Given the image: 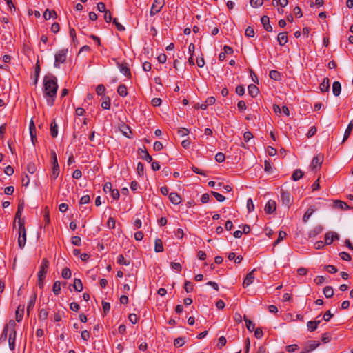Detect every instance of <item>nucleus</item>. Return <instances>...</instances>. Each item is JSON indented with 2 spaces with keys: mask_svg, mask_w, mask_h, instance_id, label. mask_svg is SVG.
Here are the masks:
<instances>
[{
  "mask_svg": "<svg viewBox=\"0 0 353 353\" xmlns=\"http://www.w3.org/2000/svg\"><path fill=\"white\" fill-rule=\"evenodd\" d=\"M19 225V237H18V245L21 249H23L26 242V231L25 228L24 221H18Z\"/></svg>",
  "mask_w": 353,
  "mask_h": 353,
  "instance_id": "2",
  "label": "nucleus"
},
{
  "mask_svg": "<svg viewBox=\"0 0 353 353\" xmlns=\"http://www.w3.org/2000/svg\"><path fill=\"white\" fill-rule=\"evenodd\" d=\"M285 349L288 352H294L296 350L299 349V346L296 344H292L286 346Z\"/></svg>",
  "mask_w": 353,
  "mask_h": 353,
  "instance_id": "63",
  "label": "nucleus"
},
{
  "mask_svg": "<svg viewBox=\"0 0 353 353\" xmlns=\"http://www.w3.org/2000/svg\"><path fill=\"white\" fill-rule=\"evenodd\" d=\"M320 345V343L317 341H309L303 349L307 352L314 350L316 347H318Z\"/></svg>",
  "mask_w": 353,
  "mask_h": 353,
  "instance_id": "12",
  "label": "nucleus"
},
{
  "mask_svg": "<svg viewBox=\"0 0 353 353\" xmlns=\"http://www.w3.org/2000/svg\"><path fill=\"white\" fill-rule=\"evenodd\" d=\"M51 163H52V172L50 174V178L52 180L56 179L59 174V166L58 164L57 157L56 152L54 150L51 151Z\"/></svg>",
  "mask_w": 353,
  "mask_h": 353,
  "instance_id": "3",
  "label": "nucleus"
},
{
  "mask_svg": "<svg viewBox=\"0 0 353 353\" xmlns=\"http://www.w3.org/2000/svg\"><path fill=\"white\" fill-rule=\"evenodd\" d=\"M277 41L281 46H284L288 42L287 32H280L277 37Z\"/></svg>",
  "mask_w": 353,
  "mask_h": 353,
  "instance_id": "20",
  "label": "nucleus"
},
{
  "mask_svg": "<svg viewBox=\"0 0 353 353\" xmlns=\"http://www.w3.org/2000/svg\"><path fill=\"white\" fill-rule=\"evenodd\" d=\"M164 248L161 239H156L154 241V251L156 252H162Z\"/></svg>",
  "mask_w": 353,
  "mask_h": 353,
  "instance_id": "27",
  "label": "nucleus"
},
{
  "mask_svg": "<svg viewBox=\"0 0 353 353\" xmlns=\"http://www.w3.org/2000/svg\"><path fill=\"white\" fill-rule=\"evenodd\" d=\"M342 260L350 261L352 259L351 256L346 252H342L339 254Z\"/></svg>",
  "mask_w": 353,
  "mask_h": 353,
  "instance_id": "61",
  "label": "nucleus"
},
{
  "mask_svg": "<svg viewBox=\"0 0 353 353\" xmlns=\"http://www.w3.org/2000/svg\"><path fill=\"white\" fill-rule=\"evenodd\" d=\"M330 80L327 77L324 78L323 81L319 85V89L321 92H328L330 90Z\"/></svg>",
  "mask_w": 353,
  "mask_h": 353,
  "instance_id": "18",
  "label": "nucleus"
},
{
  "mask_svg": "<svg viewBox=\"0 0 353 353\" xmlns=\"http://www.w3.org/2000/svg\"><path fill=\"white\" fill-rule=\"evenodd\" d=\"M49 267V261L46 258L42 259L40 265L39 271L38 272V277H46Z\"/></svg>",
  "mask_w": 353,
  "mask_h": 353,
  "instance_id": "8",
  "label": "nucleus"
},
{
  "mask_svg": "<svg viewBox=\"0 0 353 353\" xmlns=\"http://www.w3.org/2000/svg\"><path fill=\"white\" fill-rule=\"evenodd\" d=\"M255 271V269L252 270L251 272H250L247 275L246 277L244 279V281L243 282V287L247 288L250 284H252L254 279V272Z\"/></svg>",
  "mask_w": 353,
  "mask_h": 353,
  "instance_id": "13",
  "label": "nucleus"
},
{
  "mask_svg": "<svg viewBox=\"0 0 353 353\" xmlns=\"http://www.w3.org/2000/svg\"><path fill=\"white\" fill-rule=\"evenodd\" d=\"M225 156L223 152H218L215 155V160L219 163H222L225 161Z\"/></svg>",
  "mask_w": 353,
  "mask_h": 353,
  "instance_id": "55",
  "label": "nucleus"
},
{
  "mask_svg": "<svg viewBox=\"0 0 353 353\" xmlns=\"http://www.w3.org/2000/svg\"><path fill=\"white\" fill-rule=\"evenodd\" d=\"M40 73V65L39 63V61L36 63L35 65V70H34V84L36 85L38 82L39 77Z\"/></svg>",
  "mask_w": 353,
  "mask_h": 353,
  "instance_id": "40",
  "label": "nucleus"
},
{
  "mask_svg": "<svg viewBox=\"0 0 353 353\" xmlns=\"http://www.w3.org/2000/svg\"><path fill=\"white\" fill-rule=\"evenodd\" d=\"M261 22L263 26V28L267 32H272V27L270 23V19L268 16L264 15L261 18Z\"/></svg>",
  "mask_w": 353,
  "mask_h": 353,
  "instance_id": "14",
  "label": "nucleus"
},
{
  "mask_svg": "<svg viewBox=\"0 0 353 353\" xmlns=\"http://www.w3.org/2000/svg\"><path fill=\"white\" fill-rule=\"evenodd\" d=\"M164 5L165 0H154L150 11V15L154 16L159 13Z\"/></svg>",
  "mask_w": 353,
  "mask_h": 353,
  "instance_id": "6",
  "label": "nucleus"
},
{
  "mask_svg": "<svg viewBox=\"0 0 353 353\" xmlns=\"http://www.w3.org/2000/svg\"><path fill=\"white\" fill-rule=\"evenodd\" d=\"M247 208L249 212H251L254 210V205L251 198H249L247 201Z\"/></svg>",
  "mask_w": 353,
  "mask_h": 353,
  "instance_id": "60",
  "label": "nucleus"
},
{
  "mask_svg": "<svg viewBox=\"0 0 353 353\" xmlns=\"http://www.w3.org/2000/svg\"><path fill=\"white\" fill-rule=\"evenodd\" d=\"M211 194L216 198L219 202H223L225 200V197L220 193L212 191Z\"/></svg>",
  "mask_w": 353,
  "mask_h": 353,
  "instance_id": "48",
  "label": "nucleus"
},
{
  "mask_svg": "<svg viewBox=\"0 0 353 353\" xmlns=\"http://www.w3.org/2000/svg\"><path fill=\"white\" fill-rule=\"evenodd\" d=\"M352 128H353L352 124H348V125L345 131L342 143H344L349 138V137L351 134V132L352 130Z\"/></svg>",
  "mask_w": 353,
  "mask_h": 353,
  "instance_id": "38",
  "label": "nucleus"
},
{
  "mask_svg": "<svg viewBox=\"0 0 353 353\" xmlns=\"http://www.w3.org/2000/svg\"><path fill=\"white\" fill-rule=\"evenodd\" d=\"M227 343V340L225 339V336H221L219 338V341H218V343H217V347L221 349L222 348L223 346L225 345Z\"/></svg>",
  "mask_w": 353,
  "mask_h": 353,
  "instance_id": "57",
  "label": "nucleus"
},
{
  "mask_svg": "<svg viewBox=\"0 0 353 353\" xmlns=\"http://www.w3.org/2000/svg\"><path fill=\"white\" fill-rule=\"evenodd\" d=\"M276 208V203L274 200H269L264 208L266 214H272Z\"/></svg>",
  "mask_w": 353,
  "mask_h": 353,
  "instance_id": "10",
  "label": "nucleus"
},
{
  "mask_svg": "<svg viewBox=\"0 0 353 353\" xmlns=\"http://www.w3.org/2000/svg\"><path fill=\"white\" fill-rule=\"evenodd\" d=\"M269 76L273 80H275V81L281 80V73L279 72H278L277 70H272L270 72Z\"/></svg>",
  "mask_w": 353,
  "mask_h": 353,
  "instance_id": "35",
  "label": "nucleus"
},
{
  "mask_svg": "<svg viewBox=\"0 0 353 353\" xmlns=\"http://www.w3.org/2000/svg\"><path fill=\"white\" fill-rule=\"evenodd\" d=\"M96 92L98 95H103L105 92V88L103 84H99L97 86Z\"/></svg>",
  "mask_w": 353,
  "mask_h": 353,
  "instance_id": "56",
  "label": "nucleus"
},
{
  "mask_svg": "<svg viewBox=\"0 0 353 353\" xmlns=\"http://www.w3.org/2000/svg\"><path fill=\"white\" fill-rule=\"evenodd\" d=\"M36 299H37V294L35 293H34L30 296L29 302H28V306H27V312H28V314H29L30 310H32L34 308V305H35V302H36Z\"/></svg>",
  "mask_w": 353,
  "mask_h": 353,
  "instance_id": "24",
  "label": "nucleus"
},
{
  "mask_svg": "<svg viewBox=\"0 0 353 353\" xmlns=\"http://www.w3.org/2000/svg\"><path fill=\"white\" fill-rule=\"evenodd\" d=\"M250 5L254 8H257L263 5V0H250Z\"/></svg>",
  "mask_w": 353,
  "mask_h": 353,
  "instance_id": "64",
  "label": "nucleus"
},
{
  "mask_svg": "<svg viewBox=\"0 0 353 353\" xmlns=\"http://www.w3.org/2000/svg\"><path fill=\"white\" fill-rule=\"evenodd\" d=\"M324 269L330 274H334L338 272V269L333 265H325Z\"/></svg>",
  "mask_w": 353,
  "mask_h": 353,
  "instance_id": "51",
  "label": "nucleus"
},
{
  "mask_svg": "<svg viewBox=\"0 0 353 353\" xmlns=\"http://www.w3.org/2000/svg\"><path fill=\"white\" fill-rule=\"evenodd\" d=\"M248 92L252 97H256L259 93V90L255 85L250 84L248 86Z\"/></svg>",
  "mask_w": 353,
  "mask_h": 353,
  "instance_id": "26",
  "label": "nucleus"
},
{
  "mask_svg": "<svg viewBox=\"0 0 353 353\" xmlns=\"http://www.w3.org/2000/svg\"><path fill=\"white\" fill-rule=\"evenodd\" d=\"M121 128H122L121 129V130L122 131L123 134L126 137H128V138H129V137H130V135H129L128 132H129V133H131V130H130V129L129 126H128V125H125V124H124V125H123L121 126Z\"/></svg>",
  "mask_w": 353,
  "mask_h": 353,
  "instance_id": "54",
  "label": "nucleus"
},
{
  "mask_svg": "<svg viewBox=\"0 0 353 353\" xmlns=\"http://www.w3.org/2000/svg\"><path fill=\"white\" fill-rule=\"evenodd\" d=\"M138 153L139 154H143V155H141V158L147 162L150 163L152 161V157L148 154L145 147L143 148H139Z\"/></svg>",
  "mask_w": 353,
  "mask_h": 353,
  "instance_id": "16",
  "label": "nucleus"
},
{
  "mask_svg": "<svg viewBox=\"0 0 353 353\" xmlns=\"http://www.w3.org/2000/svg\"><path fill=\"white\" fill-rule=\"evenodd\" d=\"M303 176V172L300 169H296L294 171L292 175V180L296 181L301 179Z\"/></svg>",
  "mask_w": 353,
  "mask_h": 353,
  "instance_id": "34",
  "label": "nucleus"
},
{
  "mask_svg": "<svg viewBox=\"0 0 353 353\" xmlns=\"http://www.w3.org/2000/svg\"><path fill=\"white\" fill-rule=\"evenodd\" d=\"M184 289L187 293L191 292L193 291V285L189 281H185L184 285Z\"/></svg>",
  "mask_w": 353,
  "mask_h": 353,
  "instance_id": "50",
  "label": "nucleus"
},
{
  "mask_svg": "<svg viewBox=\"0 0 353 353\" xmlns=\"http://www.w3.org/2000/svg\"><path fill=\"white\" fill-rule=\"evenodd\" d=\"M169 199L174 205H179L182 201V199L176 192H171L169 194Z\"/></svg>",
  "mask_w": 353,
  "mask_h": 353,
  "instance_id": "17",
  "label": "nucleus"
},
{
  "mask_svg": "<svg viewBox=\"0 0 353 353\" xmlns=\"http://www.w3.org/2000/svg\"><path fill=\"white\" fill-rule=\"evenodd\" d=\"M323 226L317 225L309 232L308 236L310 238L314 237L319 234H320L323 231Z\"/></svg>",
  "mask_w": 353,
  "mask_h": 353,
  "instance_id": "29",
  "label": "nucleus"
},
{
  "mask_svg": "<svg viewBox=\"0 0 353 353\" xmlns=\"http://www.w3.org/2000/svg\"><path fill=\"white\" fill-rule=\"evenodd\" d=\"M137 174H139V176H142L143 175V174H144V166H143V164L142 163L139 162L137 163Z\"/></svg>",
  "mask_w": 353,
  "mask_h": 353,
  "instance_id": "52",
  "label": "nucleus"
},
{
  "mask_svg": "<svg viewBox=\"0 0 353 353\" xmlns=\"http://www.w3.org/2000/svg\"><path fill=\"white\" fill-rule=\"evenodd\" d=\"M71 242L74 245L80 246L81 243V239L78 236H72L71 239Z\"/></svg>",
  "mask_w": 353,
  "mask_h": 353,
  "instance_id": "58",
  "label": "nucleus"
},
{
  "mask_svg": "<svg viewBox=\"0 0 353 353\" xmlns=\"http://www.w3.org/2000/svg\"><path fill=\"white\" fill-rule=\"evenodd\" d=\"M16 335V330H13L12 332H10L9 333L8 344L9 347L11 350H14L15 348Z\"/></svg>",
  "mask_w": 353,
  "mask_h": 353,
  "instance_id": "15",
  "label": "nucleus"
},
{
  "mask_svg": "<svg viewBox=\"0 0 353 353\" xmlns=\"http://www.w3.org/2000/svg\"><path fill=\"white\" fill-rule=\"evenodd\" d=\"M314 212L315 208L313 206H310L304 214L303 216V221L306 223Z\"/></svg>",
  "mask_w": 353,
  "mask_h": 353,
  "instance_id": "30",
  "label": "nucleus"
},
{
  "mask_svg": "<svg viewBox=\"0 0 353 353\" xmlns=\"http://www.w3.org/2000/svg\"><path fill=\"white\" fill-rule=\"evenodd\" d=\"M16 323L14 320H10L8 323L4 326V327H8V330L10 332H12L15 330Z\"/></svg>",
  "mask_w": 353,
  "mask_h": 353,
  "instance_id": "49",
  "label": "nucleus"
},
{
  "mask_svg": "<svg viewBox=\"0 0 353 353\" xmlns=\"http://www.w3.org/2000/svg\"><path fill=\"white\" fill-rule=\"evenodd\" d=\"M339 236L334 232H328L325 235L326 245H330L334 240H339Z\"/></svg>",
  "mask_w": 353,
  "mask_h": 353,
  "instance_id": "9",
  "label": "nucleus"
},
{
  "mask_svg": "<svg viewBox=\"0 0 353 353\" xmlns=\"http://www.w3.org/2000/svg\"><path fill=\"white\" fill-rule=\"evenodd\" d=\"M244 321L245 322L246 327L250 332H252L255 328V324L252 323L249 319L244 316Z\"/></svg>",
  "mask_w": 353,
  "mask_h": 353,
  "instance_id": "37",
  "label": "nucleus"
},
{
  "mask_svg": "<svg viewBox=\"0 0 353 353\" xmlns=\"http://www.w3.org/2000/svg\"><path fill=\"white\" fill-rule=\"evenodd\" d=\"M320 320L310 321L307 323V329L310 332H314L316 330L318 325L320 324Z\"/></svg>",
  "mask_w": 353,
  "mask_h": 353,
  "instance_id": "22",
  "label": "nucleus"
},
{
  "mask_svg": "<svg viewBox=\"0 0 353 353\" xmlns=\"http://www.w3.org/2000/svg\"><path fill=\"white\" fill-rule=\"evenodd\" d=\"M68 49H61L54 55V66L59 68L61 63L65 62L67 59Z\"/></svg>",
  "mask_w": 353,
  "mask_h": 353,
  "instance_id": "4",
  "label": "nucleus"
},
{
  "mask_svg": "<svg viewBox=\"0 0 353 353\" xmlns=\"http://www.w3.org/2000/svg\"><path fill=\"white\" fill-rule=\"evenodd\" d=\"M341 91V84L339 81H334L332 84V92L335 97L339 96Z\"/></svg>",
  "mask_w": 353,
  "mask_h": 353,
  "instance_id": "21",
  "label": "nucleus"
},
{
  "mask_svg": "<svg viewBox=\"0 0 353 353\" xmlns=\"http://www.w3.org/2000/svg\"><path fill=\"white\" fill-rule=\"evenodd\" d=\"M43 88L44 97L46 99L47 104L49 106H52L58 90L57 78L53 75L50 77L45 76L43 79Z\"/></svg>",
  "mask_w": 353,
  "mask_h": 353,
  "instance_id": "1",
  "label": "nucleus"
},
{
  "mask_svg": "<svg viewBox=\"0 0 353 353\" xmlns=\"http://www.w3.org/2000/svg\"><path fill=\"white\" fill-rule=\"evenodd\" d=\"M48 316V312L45 309H40L39 312V319L41 321H44L47 319Z\"/></svg>",
  "mask_w": 353,
  "mask_h": 353,
  "instance_id": "41",
  "label": "nucleus"
},
{
  "mask_svg": "<svg viewBox=\"0 0 353 353\" xmlns=\"http://www.w3.org/2000/svg\"><path fill=\"white\" fill-rule=\"evenodd\" d=\"M23 312H24V306L21 307V305H19L15 312L16 321L17 322H20L22 320L23 316Z\"/></svg>",
  "mask_w": 353,
  "mask_h": 353,
  "instance_id": "28",
  "label": "nucleus"
},
{
  "mask_svg": "<svg viewBox=\"0 0 353 353\" xmlns=\"http://www.w3.org/2000/svg\"><path fill=\"white\" fill-rule=\"evenodd\" d=\"M61 276L65 279H68L71 276V271L68 268H64L62 270Z\"/></svg>",
  "mask_w": 353,
  "mask_h": 353,
  "instance_id": "44",
  "label": "nucleus"
},
{
  "mask_svg": "<svg viewBox=\"0 0 353 353\" xmlns=\"http://www.w3.org/2000/svg\"><path fill=\"white\" fill-rule=\"evenodd\" d=\"M117 65L119 68V70L121 73H123L127 78H131L132 74L130 72V70L128 65L127 63H117Z\"/></svg>",
  "mask_w": 353,
  "mask_h": 353,
  "instance_id": "11",
  "label": "nucleus"
},
{
  "mask_svg": "<svg viewBox=\"0 0 353 353\" xmlns=\"http://www.w3.org/2000/svg\"><path fill=\"white\" fill-rule=\"evenodd\" d=\"M74 289L77 292H81L83 290V283L79 279H74V283L72 285Z\"/></svg>",
  "mask_w": 353,
  "mask_h": 353,
  "instance_id": "33",
  "label": "nucleus"
},
{
  "mask_svg": "<svg viewBox=\"0 0 353 353\" xmlns=\"http://www.w3.org/2000/svg\"><path fill=\"white\" fill-rule=\"evenodd\" d=\"M118 94L122 97H125L128 95L127 87L124 84H121L117 88Z\"/></svg>",
  "mask_w": 353,
  "mask_h": 353,
  "instance_id": "32",
  "label": "nucleus"
},
{
  "mask_svg": "<svg viewBox=\"0 0 353 353\" xmlns=\"http://www.w3.org/2000/svg\"><path fill=\"white\" fill-rule=\"evenodd\" d=\"M323 294L326 298H331L334 296V290L331 286H326L323 289Z\"/></svg>",
  "mask_w": 353,
  "mask_h": 353,
  "instance_id": "36",
  "label": "nucleus"
},
{
  "mask_svg": "<svg viewBox=\"0 0 353 353\" xmlns=\"http://www.w3.org/2000/svg\"><path fill=\"white\" fill-rule=\"evenodd\" d=\"M254 28L251 26H248L245 31V35L248 37H254Z\"/></svg>",
  "mask_w": 353,
  "mask_h": 353,
  "instance_id": "46",
  "label": "nucleus"
},
{
  "mask_svg": "<svg viewBox=\"0 0 353 353\" xmlns=\"http://www.w3.org/2000/svg\"><path fill=\"white\" fill-rule=\"evenodd\" d=\"M281 199L282 201V204L285 205L288 208L290 207L293 202V198L291 194L285 190H281Z\"/></svg>",
  "mask_w": 353,
  "mask_h": 353,
  "instance_id": "5",
  "label": "nucleus"
},
{
  "mask_svg": "<svg viewBox=\"0 0 353 353\" xmlns=\"http://www.w3.org/2000/svg\"><path fill=\"white\" fill-rule=\"evenodd\" d=\"M287 236V234L284 231H279L278 239L274 242V245L275 246L277 245L279 242H281L283 239H285Z\"/></svg>",
  "mask_w": 353,
  "mask_h": 353,
  "instance_id": "43",
  "label": "nucleus"
},
{
  "mask_svg": "<svg viewBox=\"0 0 353 353\" xmlns=\"http://www.w3.org/2000/svg\"><path fill=\"white\" fill-rule=\"evenodd\" d=\"M103 311L105 314H107L110 310V304L108 302L102 301Z\"/></svg>",
  "mask_w": 353,
  "mask_h": 353,
  "instance_id": "59",
  "label": "nucleus"
},
{
  "mask_svg": "<svg viewBox=\"0 0 353 353\" xmlns=\"http://www.w3.org/2000/svg\"><path fill=\"white\" fill-rule=\"evenodd\" d=\"M112 22L119 31L125 30V27L123 25H121L116 18L113 19Z\"/></svg>",
  "mask_w": 353,
  "mask_h": 353,
  "instance_id": "62",
  "label": "nucleus"
},
{
  "mask_svg": "<svg viewBox=\"0 0 353 353\" xmlns=\"http://www.w3.org/2000/svg\"><path fill=\"white\" fill-rule=\"evenodd\" d=\"M117 263L125 265H129L130 263V261L129 260L125 259L124 256L122 254L119 255L117 259Z\"/></svg>",
  "mask_w": 353,
  "mask_h": 353,
  "instance_id": "45",
  "label": "nucleus"
},
{
  "mask_svg": "<svg viewBox=\"0 0 353 353\" xmlns=\"http://www.w3.org/2000/svg\"><path fill=\"white\" fill-rule=\"evenodd\" d=\"M52 291L54 294L58 295L61 292V283L57 281L54 283L52 286Z\"/></svg>",
  "mask_w": 353,
  "mask_h": 353,
  "instance_id": "39",
  "label": "nucleus"
},
{
  "mask_svg": "<svg viewBox=\"0 0 353 353\" xmlns=\"http://www.w3.org/2000/svg\"><path fill=\"white\" fill-rule=\"evenodd\" d=\"M27 170L29 173L34 174L37 170L35 164L32 162H30L27 165Z\"/></svg>",
  "mask_w": 353,
  "mask_h": 353,
  "instance_id": "53",
  "label": "nucleus"
},
{
  "mask_svg": "<svg viewBox=\"0 0 353 353\" xmlns=\"http://www.w3.org/2000/svg\"><path fill=\"white\" fill-rule=\"evenodd\" d=\"M334 207L335 208L341 209V210H349L351 208L345 203V201H342L341 200H335L334 201Z\"/></svg>",
  "mask_w": 353,
  "mask_h": 353,
  "instance_id": "19",
  "label": "nucleus"
},
{
  "mask_svg": "<svg viewBox=\"0 0 353 353\" xmlns=\"http://www.w3.org/2000/svg\"><path fill=\"white\" fill-rule=\"evenodd\" d=\"M50 134L52 137H56L58 134V125L54 119L50 123Z\"/></svg>",
  "mask_w": 353,
  "mask_h": 353,
  "instance_id": "31",
  "label": "nucleus"
},
{
  "mask_svg": "<svg viewBox=\"0 0 353 353\" xmlns=\"http://www.w3.org/2000/svg\"><path fill=\"white\" fill-rule=\"evenodd\" d=\"M101 107L103 109L109 110L110 108V99L109 97H105L104 100L101 103Z\"/></svg>",
  "mask_w": 353,
  "mask_h": 353,
  "instance_id": "42",
  "label": "nucleus"
},
{
  "mask_svg": "<svg viewBox=\"0 0 353 353\" xmlns=\"http://www.w3.org/2000/svg\"><path fill=\"white\" fill-rule=\"evenodd\" d=\"M23 208H24L23 201L19 202L18 204L17 211L15 214V219H14L15 221L17 219H18V221H24L23 219H21V216L22 212L23 210Z\"/></svg>",
  "mask_w": 353,
  "mask_h": 353,
  "instance_id": "23",
  "label": "nucleus"
},
{
  "mask_svg": "<svg viewBox=\"0 0 353 353\" xmlns=\"http://www.w3.org/2000/svg\"><path fill=\"white\" fill-rule=\"evenodd\" d=\"M43 18L46 20H49L51 18L56 19L57 17V14L54 10H49L46 9L43 14Z\"/></svg>",
  "mask_w": 353,
  "mask_h": 353,
  "instance_id": "25",
  "label": "nucleus"
},
{
  "mask_svg": "<svg viewBox=\"0 0 353 353\" xmlns=\"http://www.w3.org/2000/svg\"><path fill=\"white\" fill-rule=\"evenodd\" d=\"M324 157L321 154H319L316 156L314 157L312 163H311V168L314 170H319L321 167L322 163L323 161Z\"/></svg>",
  "mask_w": 353,
  "mask_h": 353,
  "instance_id": "7",
  "label": "nucleus"
},
{
  "mask_svg": "<svg viewBox=\"0 0 353 353\" xmlns=\"http://www.w3.org/2000/svg\"><path fill=\"white\" fill-rule=\"evenodd\" d=\"M185 343V339L183 337H179L176 339L174 341V345L176 347H180L183 346Z\"/></svg>",
  "mask_w": 353,
  "mask_h": 353,
  "instance_id": "47",
  "label": "nucleus"
}]
</instances>
